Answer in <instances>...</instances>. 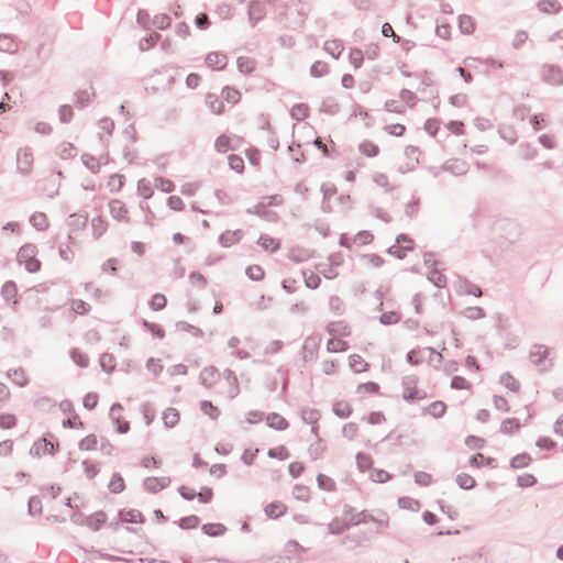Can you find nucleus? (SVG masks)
Instances as JSON below:
<instances>
[{
	"label": "nucleus",
	"instance_id": "37",
	"mask_svg": "<svg viewBox=\"0 0 563 563\" xmlns=\"http://www.w3.org/2000/svg\"><path fill=\"white\" fill-rule=\"evenodd\" d=\"M426 411L434 418H441L446 411V405L443 401L437 400L430 404Z\"/></svg>",
	"mask_w": 563,
	"mask_h": 563
},
{
	"label": "nucleus",
	"instance_id": "28",
	"mask_svg": "<svg viewBox=\"0 0 563 563\" xmlns=\"http://www.w3.org/2000/svg\"><path fill=\"white\" fill-rule=\"evenodd\" d=\"M257 244L271 252H276L279 249V242L267 234H261Z\"/></svg>",
	"mask_w": 563,
	"mask_h": 563
},
{
	"label": "nucleus",
	"instance_id": "54",
	"mask_svg": "<svg viewBox=\"0 0 563 563\" xmlns=\"http://www.w3.org/2000/svg\"><path fill=\"white\" fill-rule=\"evenodd\" d=\"M1 295L5 300H11L16 296V285L14 282H5L1 288Z\"/></svg>",
	"mask_w": 563,
	"mask_h": 563
},
{
	"label": "nucleus",
	"instance_id": "63",
	"mask_svg": "<svg viewBox=\"0 0 563 563\" xmlns=\"http://www.w3.org/2000/svg\"><path fill=\"white\" fill-rule=\"evenodd\" d=\"M70 357L78 366L85 368L89 365V358L87 355L82 354L79 350L73 349L70 351Z\"/></svg>",
	"mask_w": 563,
	"mask_h": 563
},
{
	"label": "nucleus",
	"instance_id": "36",
	"mask_svg": "<svg viewBox=\"0 0 563 563\" xmlns=\"http://www.w3.org/2000/svg\"><path fill=\"white\" fill-rule=\"evenodd\" d=\"M206 102L213 113L220 114L223 111V101L217 95L209 93L206 98Z\"/></svg>",
	"mask_w": 563,
	"mask_h": 563
},
{
	"label": "nucleus",
	"instance_id": "59",
	"mask_svg": "<svg viewBox=\"0 0 563 563\" xmlns=\"http://www.w3.org/2000/svg\"><path fill=\"white\" fill-rule=\"evenodd\" d=\"M296 499L307 501L310 498V489L305 485L297 484L292 489Z\"/></svg>",
	"mask_w": 563,
	"mask_h": 563
},
{
	"label": "nucleus",
	"instance_id": "38",
	"mask_svg": "<svg viewBox=\"0 0 563 563\" xmlns=\"http://www.w3.org/2000/svg\"><path fill=\"white\" fill-rule=\"evenodd\" d=\"M163 421L167 428L175 427L179 421V413L175 408H167L163 413Z\"/></svg>",
	"mask_w": 563,
	"mask_h": 563
},
{
	"label": "nucleus",
	"instance_id": "21",
	"mask_svg": "<svg viewBox=\"0 0 563 563\" xmlns=\"http://www.w3.org/2000/svg\"><path fill=\"white\" fill-rule=\"evenodd\" d=\"M327 330L333 336H347L351 333L349 327L342 321L330 322Z\"/></svg>",
	"mask_w": 563,
	"mask_h": 563
},
{
	"label": "nucleus",
	"instance_id": "17",
	"mask_svg": "<svg viewBox=\"0 0 563 563\" xmlns=\"http://www.w3.org/2000/svg\"><path fill=\"white\" fill-rule=\"evenodd\" d=\"M123 410V407L120 404H113L110 409V418L117 424V431L119 433H126L130 429V423L128 421L121 422L120 417L115 416V412H120Z\"/></svg>",
	"mask_w": 563,
	"mask_h": 563
},
{
	"label": "nucleus",
	"instance_id": "44",
	"mask_svg": "<svg viewBox=\"0 0 563 563\" xmlns=\"http://www.w3.org/2000/svg\"><path fill=\"white\" fill-rule=\"evenodd\" d=\"M317 483H318V487L320 489H323L327 492H334L336 488L335 482L331 477H329L324 474H319L317 476Z\"/></svg>",
	"mask_w": 563,
	"mask_h": 563
},
{
	"label": "nucleus",
	"instance_id": "1",
	"mask_svg": "<svg viewBox=\"0 0 563 563\" xmlns=\"http://www.w3.org/2000/svg\"><path fill=\"white\" fill-rule=\"evenodd\" d=\"M37 249L34 244H24L20 247L16 260L23 264L29 273H36L41 268V262L35 258Z\"/></svg>",
	"mask_w": 563,
	"mask_h": 563
},
{
	"label": "nucleus",
	"instance_id": "39",
	"mask_svg": "<svg viewBox=\"0 0 563 563\" xmlns=\"http://www.w3.org/2000/svg\"><path fill=\"white\" fill-rule=\"evenodd\" d=\"M520 428V423L516 418H507L501 422L500 431L505 434H514Z\"/></svg>",
	"mask_w": 563,
	"mask_h": 563
},
{
	"label": "nucleus",
	"instance_id": "10",
	"mask_svg": "<svg viewBox=\"0 0 563 563\" xmlns=\"http://www.w3.org/2000/svg\"><path fill=\"white\" fill-rule=\"evenodd\" d=\"M219 378L220 373L214 366L205 367L199 376L200 383L207 388L212 387Z\"/></svg>",
	"mask_w": 563,
	"mask_h": 563
},
{
	"label": "nucleus",
	"instance_id": "33",
	"mask_svg": "<svg viewBox=\"0 0 563 563\" xmlns=\"http://www.w3.org/2000/svg\"><path fill=\"white\" fill-rule=\"evenodd\" d=\"M31 224L38 231H44L48 228V221L43 212H34L30 218Z\"/></svg>",
	"mask_w": 563,
	"mask_h": 563
},
{
	"label": "nucleus",
	"instance_id": "55",
	"mask_svg": "<svg viewBox=\"0 0 563 563\" xmlns=\"http://www.w3.org/2000/svg\"><path fill=\"white\" fill-rule=\"evenodd\" d=\"M97 444H98L97 437L95 434H89L80 440V442L78 443V448L81 451H90V450L96 449Z\"/></svg>",
	"mask_w": 563,
	"mask_h": 563
},
{
	"label": "nucleus",
	"instance_id": "58",
	"mask_svg": "<svg viewBox=\"0 0 563 563\" xmlns=\"http://www.w3.org/2000/svg\"><path fill=\"white\" fill-rule=\"evenodd\" d=\"M500 384H503L506 388L510 389L511 391H517L520 387L519 383L509 373H504L500 376Z\"/></svg>",
	"mask_w": 563,
	"mask_h": 563
},
{
	"label": "nucleus",
	"instance_id": "41",
	"mask_svg": "<svg viewBox=\"0 0 563 563\" xmlns=\"http://www.w3.org/2000/svg\"><path fill=\"white\" fill-rule=\"evenodd\" d=\"M238 69L243 74H251L255 69L254 59L245 56H241L236 60Z\"/></svg>",
	"mask_w": 563,
	"mask_h": 563
},
{
	"label": "nucleus",
	"instance_id": "49",
	"mask_svg": "<svg viewBox=\"0 0 563 563\" xmlns=\"http://www.w3.org/2000/svg\"><path fill=\"white\" fill-rule=\"evenodd\" d=\"M371 520H374V516L366 510H362L355 515H352V517L350 518V526L366 523L369 522Z\"/></svg>",
	"mask_w": 563,
	"mask_h": 563
},
{
	"label": "nucleus",
	"instance_id": "32",
	"mask_svg": "<svg viewBox=\"0 0 563 563\" xmlns=\"http://www.w3.org/2000/svg\"><path fill=\"white\" fill-rule=\"evenodd\" d=\"M8 377L11 378L12 382L20 387H24L29 383V379L26 378L25 373L22 368L9 369Z\"/></svg>",
	"mask_w": 563,
	"mask_h": 563
},
{
	"label": "nucleus",
	"instance_id": "2",
	"mask_svg": "<svg viewBox=\"0 0 563 563\" xmlns=\"http://www.w3.org/2000/svg\"><path fill=\"white\" fill-rule=\"evenodd\" d=\"M418 377L416 375H407L401 379V387L404 389L402 398L407 402L422 400L427 397L426 391L418 389Z\"/></svg>",
	"mask_w": 563,
	"mask_h": 563
},
{
	"label": "nucleus",
	"instance_id": "42",
	"mask_svg": "<svg viewBox=\"0 0 563 563\" xmlns=\"http://www.w3.org/2000/svg\"><path fill=\"white\" fill-rule=\"evenodd\" d=\"M519 155L525 161H531L537 156V148L529 143H522L518 147Z\"/></svg>",
	"mask_w": 563,
	"mask_h": 563
},
{
	"label": "nucleus",
	"instance_id": "60",
	"mask_svg": "<svg viewBox=\"0 0 563 563\" xmlns=\"http://www.w3.org/2000/svg\"><path fill=\"white\" fill-rule=\"evenodd\" d=\"M199 522H200L199 517H197L196 515H190V516L181 518L179 520L178 525L181 529L187 530V529H194V528L198 527Z\"/></svg>",
	"mask_w": 563,
	"mask_h": 563
},
{
	"label": "nucleus",
	"instance_id": "19",
	"mask_svg": "<svg viewBox=\"0 0 563 563\" xmlns=\"http://www.w3.org/2000/svg\"><path fill=\"white\" fill-rule=\"evenodd\" d=\"M107 521V515L103 511H96L86 518V525L93 531H98Z\"/></svg>",
	"mask_w": 563,
	"mask_h": 563
},
{
	"label": "nucleus",
	"instance_id": "57",
	"mask_svg": "<svg viewBox=\"0 0 563 563\" xmlns=\"http://www.w3.org/2000/svg\"><path fill=\"white\" fill-rule=\"evenodd\" d=\"M246 276L255 282L264 278V269L260 265H251L245 271Z\"/></svg>",
	"mask_w": 563,
	"mask_h": 563
},
{
	"label": "nucleus",
	"instance_id": "4",
	"mask_svg": "<svg viewBox=\"0 0 563 563\" xmlns=\"http://www.w3.org/2000/svg\"><path fill=\"white\" fill-rule=\"evenodd\" d=\"M33 151L31 147L25 146L18 151L16 153V169L23 176H27L32 172L33 167Z\"/></svg>",
	"mask_w": 563,
	"mask_h": 563
},
{
	"label": "nucleus",
	"instance_id": "6",
	"mask_svg": "<svg viewBox=\"0 0 563 563\" xmlns=\"http://www.w3.org/2000/svg\"><path fill=\"white\" fill-rule=\"evenodd\" d=\"M58 449V444H54L53 442L46 440L45 438L38 439L33 443L30 449V454L32 456H41L46 453L54 454Z\"/></svg>",
	"mask_w": 563,
	"mask_h": 563
},
{
	"label": "nucleus",
	"instance_id": "12",
	"mask_svg": "<svg viewBox=\"0 0 563 563\" xmlns=\"http://www.w3.org/2000/svg\"><path fill=\"white\" fill-rule=\"evenodd\" d=\"M19 49V42L11 34H0V52L14 54Z\"/></svg>",
	"mask_w": 563,
	"mask_h": 563
},
{
	"label": "nucleus",
	"instance_id": "46",
	"mask_svg": "<svg viewBox=\"0 0 563 563\" xmlns=\"http://www.w3.org/2000/svg\"><path fill=\"white\" fill-rule=\"evenodd\" d=\"M137 192L143 196L144 199H150L154 190L150 180L142 178L137 181Z\"/></svg>",
	"mask_w": 563,
	"mask_h": 563
},
{
	"label": "nucleus",
	"instance_id": "8",
	"mask_svg": "<svg viewBox=\"0 0 563 563\" xmlns=\"http://www.w3.org/2000/svg\"><path fill=\"white\" fill-rule=\"evenodd\" d=\"M170 478L163 476V477H146L143 481V487L145 490L150 493H158L162 489L168 487L170 485Z\"/></svg>",
	"mask_w": 563,
	"mask_h": 563
},
{
	"label": "nucleus",
	"instance_id": "50",
	"mask_svg": "<svg viewBox=\"0 0 563 563\" xmlns=\"http://www.w3.org/2000/svg\"><path fill=\"white\" fill-rule=\"evenodd\" d=\"M462 314L468 320H477L486 316L482 307H467L462 311Z\"/></svg>",
	"mask_w": 563,
	"mask_h": 563
},
{
	"label": "nucleus",
	"instance_id": "64",
	"mask_svg": "<svg viewBox=\"0 0 563 563\" xmlns=\"http://www.w3.org/2000/svg\"><path fill=\"white\" fill-rule=\"evenodd\" d=\"M560 5L556 0H540L538 9L545 13L556 12Z\"/></svg>",
	"mask_w": 563,
	"mask_h": 563
},
{
	"label": "nucleus",
	"instance_id": "23",
	"mask_svg": "<svg viewBox=\"0 0 563 563\" xmlns=\"http://www.w3.org/2000/svg\"><path fill=\"white\" fill-rule=\"evenodd\" d=\"M470 464L475 467L490 466L496 467L497 463L494 457H485L482 453H476L470 459Z\"/></svg>",
	"mask_w": 563,
	"mask_h": 563
},
{
	"label": "nucleus",
	"instance_id": "61",
	"mask_svg": "<svg viewBox=\"0 0 563 563\" xmlns=\"http://www.w3.org/2000/svg\"><path fill=\"white\" fill-rule=\"evenodd\" d=\"M200 409L205 415L212 419H217L220 415V410L208 400L200 402Z\"/></svg>",
	"mask_w": 563,
	"mask_h": 563
},
{
	"label": "nucleus",
	"instance_id": "9",
	"mask_svg": "<svg viewBox=\"0 0 563 563\" xmlns=\"http://www.w3.org/2000/svg\"><path fill=\"white\" fill-rule=\"evenodd\" d=\"M266 206L267 205H265L264 202H260L253 208H249L246 212L250 214H255L266 221L276 222L278 220V214L275 211L268 210Z\"/></svg>",
	"mask_w": 563,
	"mask_h": 563
},
{
	"label": "nucleus",
	"instance_id": "45",
	"mask_svg": "<svg viewBox=\"0 0 563 563\" xmlns=\"http://www.w3.org/2000/svg\"><path fill=\"white\" fill-rule=\"evenodd\" d=\"M459 27L464 34H472L475 30L473 19L470 15H461L459 18Z\"/></svg>",
	"mask_w": 563,
	"mask_h": 563
},
{
	"label": "nucleus",
	"instance_id": "51",
	"mask_svg": "<svg viewBox=\"0 0 563 563\" xmlns=\"http://www.w3.org/2000/svg\"><path fill=\"white\" fill-rule=\"evenodd\" d=\"M170 23V16L164 13L156 14L152 20V25L155 26L157 30H165L169 27Z\"/></svg>",
	"mask_w": 563,
	"mask_h": 563
},
{
	"label": "nucleus",
	"instance_id": "26",
	"mask_svg": "<svg viewBox=\"0 0 563 563\" xmlns=\"http://www.w3.org/2000/svg\"><path fill=\"white\" fill-rule=\"evenodd\" d=\"M405 155L408 157V159L411 162L410 165L407 166V168L400 167V170L402 173H406L407 170H411L415 168V166L419 163V148L412 145H409L405 148Z\"/></svg>",
	"mask_w": 563,
	"mask_h": 563
},
{
	"label": "nucleus",
	"instance_id": "14",
	"mask_svg": "<svg viewBox=\"0 0 563 563\" xmlns=\"http://www.w3.org/2000/svg\"><path fill=\"white\" fill-rule=\"evenodd\" d=\"M223 377L229 383L228 397L230 399L235 398L240 393L238 377L231 369H225L223 372Z\"/></svg>",
	"mask_w": 563,
	"mask_h": 563
},
{
	"label": "nucleus",
	"instance_id": "25",
	"mask_svg": "<svg viewBox=\"0 0 563 563\" xmlns=\"http://www.w3.org/2000/svg\"><path fill=\"white\" fill-rule=\"evenodd\" d=\"M120 517L122 521L129 523H139L143 522L144 520L142 512L136 509L121 510Z\"/></svg>",
	"mask_w": 563,
	"mask_h": 563
},
{
	"label": "nucleus",
	"instance_id": "40",
	"mask_svg": "<svg viewBox=\"0 0 563 563\" xmlns=\"http://www.w3.org/2000/svg\"><path fill=\"white\" fill-rule=\"evenodd\" d=\"M324 49L332 57L339 58L341 53H342V51H343V46H342L340 41H338V40H330V41H325Z\"/></svg>",
	"mask_w": 563,
	"mask_h": 563
},
{
	"label": "nucleus",
	"instance_id": "24",
	"mask_svg": "<svg viewBox=\"0 0 563 563\" xmlns=\"http://www.w3.org/2000/svg\"><path fill=\"white\" fill-rule=\"evenodd\" d=\"M286 512V506L280 501H273L265 507V514L269 518H278Z\"/></svg>",
	"mask_w": 563,
	"mask_h": 563
},
{
	"label": "nucleus",
	"instance_id": "31",
	"mask_svg": "<svg viewBox=\"0 0 563 563\" xmlns=\"http://www.w3.org/2000/svg\"><path fill=\"white\" fill-rule=\"evenodd\" d=\"M95 97L92 88L78 90L76 92V104L80 108L88 106L91 99Z\"/></svg>",
	"mask_w": 563,
	"mask_h": 563
},
{
	"label": "nucleus",
	"instance_id": "30",
	"mask_svg": "<svg viewBox=\"0 0 563 563\" xmlns=\"http://www.w3.org/2000/svg\"><path fill=\"white\" fill-rule=\"evenodd\" d=\"M320 417H321V413L318 409L303 408L301 410V419L308 424H311V426L317 424Z\"/></svg>",
	"mask_w": 563,
	"mask_h": 563
},
{
	"label": "nucleus",
	"instance_id": "13",
	"mask_svg": "<svg viewBox=\"0 0 563 563\" xmlns=\"http://www.w3.org/2000/svg\"><path fill=\"white\" fill-rule=\"evenodd\" d=\"M457 292L460 295H473L475 297L483 295L482 289L477 285L462 278L457 283Z\"/></svg>",
	"mask_w": 563,
	"mask_h": 563
},
{
	"label": "nucleus",
	"instance_id": "11",
	"mask_svg": "<svg viewBox=\"0 0 563 563\" xmlns=\"http://www.w3.org/2000/svg\"><path fill=\"white\" fill-rule=\"evenodd\" d=\"M243 238V231L238 229L234 231H225L219 236V243L223 247H230L236 243H239Z\"/></svg>",
	"mask_w": 563,
	"mask_h": 563
},
{
	"label": "nucleus",
	"instance_id": "52",
	"mask_svg": "<svg viewBox=\"0 0 563 563\" xmlns=\"http://www.w3.org/2000/svg\"><path fill=\"white\" fill-rule=\"evenodd\" d=\"M290 115L297 121H302L308 117V107L303 103L295 104L290 109Z\"/></svg>",
	"mask_w": 563,
	"mask_h": 563
},
{
	"label": "nucleus",
	"instance_id": "7",
	"mask_svg": "<svg viewBox=\"0 0 563 563\" xmlns=\"http://www.w3.org/2000/svg\"><path fill=\"white\" fill-rule=\"evenodd\" d=\"M109 211L113 219L118 221H123L125 223L130 222V218L128 216V208L124 202L119 199H112L109 202Z\"/></svg>",
	"mask_w": 563,
	"mask_h": 563
},
{
	"label": "nucleus",
	"instance_id": "15",
	"mask_svg": "<svg viewBox=\"0 0 563 563\" xmlns=\"http://www.w3.org/2000/svg\"><path fill=\"white\" fill-rule=\"evenodd\" d=\"M264 16V9L260 2L251 1L249 4V20L254 27Z\"/></svg>",
	"mask_w": 563,
	"mask_h": 563
},
{
	"label": "nucleus",
	"instance_id": "34",
	"mask_svg": "<svg viewBox=\"0 0 563 563\" xmlns=\"http://www.w3.org/2000/svg\"><path fill=\"white\" fill-rule=\"evenodd\" d=\"M202 531L209 537H220L225 533L227 528L222 523H206Z\"/></svg>",
	"mask_w": 563,
	"mask_h": 563
},
{
	"label": "nucleus",
	"instance_id": "20",
	"mask_svg": "<svg viewBox=\"0 0 563 563\" xmlns=\"http://www.w3.org/2000/svg\"><path fill=\"white\" fill-rule=\"evenodd\" d=\"M206 64L211 68L222 69L227 65V56L217 52L209 53Z\"/></svg>",
	"mask_w": 563,
	"mask_h": 563
},
{
	"label": "nucleus",
	"instance_id": "16",
	"mask_svg": "<svg viewBox=\"0 0 563 563\" xmlns=\"http://www.w3.org/2000/svg\"><path fill=\"white\" fill-rule=\"evenodd\" d=\"M443 169L455 176H461L467 173V164L461 159H451L443 165Z\"/></svg>",
	"mask_w": 563,
	"mask_h": 563
},
{
	"label": "nucleus",
	"instance_id": "22",
	"mask_svg": "<svg viewBox=\"0 0 563 563\" xmlns=\"http://www.w3.org/2000/svg\"><path fill=\"white\" fill-rule=\"evenodd\" d=\"M427 277L438 288H444L446 286V277L438 269V267L429 269Z\"/></svg>",
	"mask_w": 563,
	"mask_h": 563
},
{
	"label": "nucleus",
	"instance_id": "3",
	"mask_svg": "<svg viewBox=\"0 0 563 563\" xmlns=\"http://www.w3.org/2000/svg\"><path fill=\"white\" fill-rule=\"evenodd\" d=\"M549 349L543 344H534L531 346L529 352L530 361L539 367L540 371H545L551 366V362L548 360Z\"/></svg>",
	"mask_w": 563,
	"mask_h": 563
},
{
	"label": "nucleus",
	"instance_id": "47",
	"mask_svg": "<svg viewBox=\"0 0 563 563\" xmlns=\"http://www.w3.org/2000/svg\"><path fill=\"white\" fill-rule=\"evenodd\" d=\"M333 412L340 418H349L352 413V408L347 402L336 401L333 404Z\"/></svg>",
	"mask_w": 563,
	"mask_h": 563
},
{
	"label": "nucleus",
	"instance_id": "43",
	"mask_svg": "<svg viewBox=\"0 0 563 563\" xmlns=\"http://www.w3.org/2000/svg\"><path fill=\"white\" fill-rule=\"evenodd\" d=\"M531 456L528 453H520L510 460V467L517 470L526 467L530 464Z\"/></svg>",
	"mask_w": 563,
	"mask_h": 563
},
{
	"label": "nucleus",
	"instance_id": "48",
	"mask_svg": "<svg viewBox=\"0 0 563 563\" xmlns=\"http://www.w3.org/2000/svg\"><path fill=\"white\" fill-rule=\"evenodd\" d=\"M456 484L462 489H472L475 487L476 482L471 475L461 473L456 476Z\"/></svg>",
	"mask_w": 563,
	"mask_h": 563
},
{
	"label": "nucleus",
	"instance_id": "62",
	"mask_svg": "<svg viewBox=\"0 0 563 563\" xmlns=\"http://www.w3.org/2000/svg\"><path fill=\"white\" fill-rule=\"evenodd\" d=\"M328 70H329V68H328L327 63L317 60L312 64V66L310 68V74H311V76L318 78V77H322L325 74H328Z\"/></svg>",
	"mask_w": 563,
	"mask_h": 563
},
{
	"label": "nucleus",
	"instance_id": "5",
	"mask_svg": "<svg viewBox=\"0 0 563 563\" xmlns=\"http://www.w3.org/2000/svg\"><path fill=\"white\" fill-rule=\"evenodd\" d=\"M543 81L558 86L563 84V70L558 65H543L541 70Z\"/></svg>",
	"mask_w": 563,
	"mask_h": 563
},
{
	"label": "nucleus",
	"instance_id": "35",
	"mask_svg": "<svg viewBox=\"0 0 563 563\" xmlns=\"http://www.w3.org/2000/svg\"><path fill=\"white\" fill-rule=\"evenodd\" d=\"M92 234L99 239L108 229V223L101 217H96L91 220Z\"/></svg>",
	"mask_w": 563,
	"mask_h": 563
},
{
	"label": "nucleus",
	"instance_id": "53",
	"mask_svg": "<svg viewBox=\"0 0 563 563\" xmlns=\"http://www.w3.org/2000/svg\"><path fill=\"white\" fill-rule=\"evenodd\" d=\"M413 249V245H400V244H394L391 245L387 252L388 254L396 256L399 260H402L406 256V251H410Z\"/></svg>",
	"mask_w": 563,
	"mask_h": 563
},
{
	"label": "nucleus",
	"instance_id": "18",
	"mask_svg": "<svg viewBox=\"0 0 563 563\" xmlns=\"http://www.w3.org/2000/svg\"><path fill=\"white\" fill-rule=\"evenodd\" d=\"M267 426L272 429L283 431L288 428V421L279 413L272 412L266 418Z\"/></svg>",
	"mask_w": 563,
	"mask_h": 563
},
{
	"label": "nucleus",
	"instance_id": "56",
	"mask_svg": "<svg viewBox=\"0 0 563 563\" xmlns=\"http://www.w3.org/2000/svg\"><path fill=\"white\" fill-rule=\"evenodd\" d=\"M349 347L347 343L342 340L336 339H330L327 343V350L328 352L334 353V352H344Z\"/></svg>",
	"mask_w": 563,
	"mask_h": 563
},
{
	"label": "nucleus",
	"instance_id": "27",
	"mask_svg": "<svg viewBox=\"0 0 563 563\" xmlns=\"http://www.w3.org/2000/svg\"><path fill=\"white\" fill-rule=\"evenodd\" d=\"M108 488L113 494H120L125 489V483L120 473H114L108 484Z\"/></svg>",
	"mask_w": 563,
	"mask_h": 563
},
{
	"label": "nucleus",
	"instance_id": "29",
	"mask_svg": "<svg viewBox=\"0 0 563 563\" xmlns=\"http://www.w3.org/2000/svg\"><path fill=\"white\" fill-rule=\"evenodd\" d=\"M350 367L355 373H363L367 371L368 364L364 361V358L358 354H352L349 357Z\"/></svg>",
	"mask_w": 563,
	"mask_h": 563
}]
</instances>
